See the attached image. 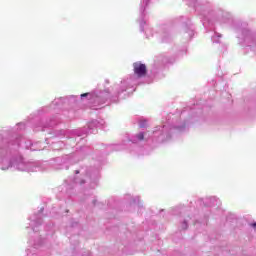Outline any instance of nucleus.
I'll return each mask as SVG.
<instances>
[{
	"label": "nucleus",
	"instance_id": "nucleus-1",
	"mask_svg": "<svg viewBox=\"0 0 256 256\" xmlns=\"http://www.w3.org/2000/svg\"><path fill=\"white\" fill-rule=\"evenodd\" d=\"M190 7H195L196 11H200V16L204 27H207V23L211 25L213 21H219V13L215 10H212L209 5L205 6L204 4L199 3V0H187ZM151 3V0H141L140 3V31L145 33L146 38L153 37V29L149 27L147 20H145V9Z\"/></svg>",
	"mask_w": 256,
	"mask_h": 256
},
{
	"label": "nucleus",
	"instance_id": "nucleus-2",
	"mask_svg": "<svg viewBox=\"0 0 256 256\" xmlns=\"http://www.w3.org/2000/svg\"><path fill=\"white\" fill-rule=\"evenodd\" d=\"M133 69L134 75L130 76V78H127L126 80H122L120 84L114 86L116 91L114 92V95H116V97H119L121 93H125L127 89H132V87H135V85L139 83V78L147 75V66L141 62H135L133 64Z\"/></svg>",
	"mask_w": 256,
	"mask_h": 256
},
{
	"label": "nucleus",
	"instance_id": "nucleus-3",
	"mask_svg": "<svg viewBox=\"0 0 256 256\" xmlns=\"http://www.w3.org/2000/svg\"><path fill=\"white\" fill-rule=\"evenodd\" d=\"M185 127V125L173 127L170 124L158 126L152 133V139L157 143H167V141H171V133H183Z\"/></svg>",
	"mask_w": 256,
	"mask_h": 256
},
{
	"label": "nucleus",
	"instance_id": "nucleus-4",
	"mask_svg": "<svg viewBox=\"0 0 256 256\" xmlns=\"http://www.w3.org/2000/svg\"><path fill=\"white\" fill-rule=\"evenodd\" d=\"M11 145H21V142L19 140L9 142L7 138L0 136V169L2 171H7V169L13 167V163L9 159L11 153L9 147H11Z\"/></svg>",
	"mask_w": 256,
	"mask_h": 256
},
{
	"label": "nucleus",
	"instance_id": "nucleus-5",
	"mask_svg": "<svg viewBox=\"0 0 256 256\" xmlns=\"http://www.w3.org/2000/svg\"><path fill=\"white\" fill-rule=\"evenodd\" d=\"M79 173H81V175H85V177L76 179L77 185H86L89 189H95L99 185V171H85L84 169L76 170V175H79Z\"/></svg>",
	"mask_w": 256,
	"mask_h": 256
},
{
	"label": "nucleus",
	"instance_id": "nucleus-6",
	"mask_svg": "<svg viewBox=\"0 0 256 256\" xmlns=\"http://www.w3.org/2000/svg\"><path fill=\"white\" fill-rule=\"evenodd\" d=\"M109 97H111L110 92H103L101 90H95L94 92H91V93L81 94V99H87L91 107H93L94 109H99L97 107H101V105H105Z\"/></svg>",
	"mask_w": 256,
	"mask_h": 256
},
{
	"label": "nucleus",
	"instance_id": "nucleus-7",
	"mask_svg": "<svg viewBox=\"0 0 256 256\" xmlns=\"http://www.w3.org/2000/svg\"><path fill=\"white\" fill-rule=\"evenodd\" d=\"M237 33H241V35L238 36V39H241L246 47H249L252 51L256 52V33L248 28L237 30Z\"/></svg>",
	"mask_w": 256,
	"mask_h": 256
},
{
	"label": "nucleus",
	"instance_id": "nucleus-8",
	"mask_svg": "<svg viewBox=\"0 0 256 256\" xmlns=\"http://www.w3.org/2000/svg\"><path fill=\"white\" fill-rule=\"evenodd\" d=\"M18 171H27L28 173H35V171H41V166L36 162H26L23 158L16 161L14 165Z\"/></svg>",
	"mask_w": 256,
	"mask_h": 256
},
{
	"label": "nucleus",
	"instance_id": "nucleus-9",
	"mask_svg": "<svg viewBox=\"0 0 256 256\" xmlns=\"http://www.w3.org/2000/svg\"><path fill=\"white\" fill-rule=\"evenodd\" d=\"M79 153H76L74 155H66L62 159H58L57 162L60 163V166L57 167V169H69V165H73V163H77L79 159H77V156Z\"/></svg>",
	"mask_w": 256,
	"mask_h": 256
},
{
	"label": "nucleus",
	"instance_id": "nucleus-10",
	"mask_svg": "<svg viewBox=\"0 0 256 256\" xmlns=\"http://www.w3.org/2000/svg\"><path fill=\"white\" fill-rule=\"evenodd\" d=\"M67 101H70V102L77 101V96H70L69 99L68 98L55 99L51 104V108L56 109V107H61V105H63V103H67Z\"/></svg>",
	"mask_w": 256,
	"mask_h": 256
},
{
	"label": "nucleus",
	"instance_id": "nucleus-11",
	"mask_svg": "<svg viewBox=\"0 0 256 256\" xmlns=\"http://www.w3.org/2000/svg\"><path fill=\"white\" fill-rule=\"evenodd\" d=\"M30 219H31L30 226L32 227V231L33 233H37L38 231L37 228L40 227L41 225V219H42L41 214L34 215Z\"/></svg>",
	"mask_w": 256,
	"mask_h": 256
},
{
	"label": "nucleus",
	"instance_id": "nucleus-12",
	"mask_svg": "<svg viewBox=\"0 0 256 256\" xmlns=\"http://www.w3.org/2000/svg\"><path fill=\"white\" fill-rule=\"evenodd\" d=\"M205 205L208 207H216V205H221V201L217 197L211 196L205 199Z\"/></svg>",
	"mask_w": 256,
	"mask_h": 256
},
{
	"label": "nucleus",
	"instance_id": "nucleus-13",
	"mask_svg": "<svg viewBox=\"0 0 256 256\" xmlns=\"http://www.w3.org/2000/svg\"><path fill=\"white\" fill-rule=\"evenodd\" d=\"M147 139V133L140 132L130 139L131 143H139V141H143L144 139Z\"/></svg>",
	"mask_w": 256,
	"mask_h": 256
},
{
	"label": "nucleus",
	"instance_id": "nucleus-14",
	"mask_svg": "<svg viewBox=\"0 0 256 256\" xmlns=\"http://www.w3.org/2000/svg\"><path fill=\"white\" fill-rule=\"evenodd\" d=\"M84 201H86L89 205L95 206L97 205V196L93 194L86 195Z\"/></svg>",
	"mask_w": 256,
	"mask_h": 256
},
{
	"label": "nucleus",
	"instance_id": "nucleus-15",
	"mask_svg": "<svg viewBox=\"0 0 256 256\" xmlns=\"http://www.w3.org/2000/svg\"><path fill=\"white\" fill-rule=\"evenodd\" d=\"M59 123V118L58 117H53L50 119L49 123L45 126H43L42 131H45L46 127H55Z\"/></svg>",
	"mask_w": 256,
	"mask_h": 256
},
{
	"label": "nucleus",
	"instance_id": "nucleus-16",
	"mask_svg": "<svg viewBox=\"0 0 256 256\" xmlns=\"http://www.w3.org/2000/svg\"><path fill=\"white\" fill-rule=\"evenodd\" d=\"M35 237L37 238V240H29L30 245H33L34 249H37V247H39V245H41V238H39V236L36 234Z\"/></svg>",
	"mask_w": 256,
	"mask_h": 256
},
{
	"label": "nucleus",
	"instance_id": "nucleus-17",
	"mask_svg": "<svg viewBox=\"0 0 256 256\" xmlns=\"http://www.w3.org/2000/svg\"><path fill=\"white\" fill-rule=\"evenodd\" d=\"M93 127H97V121H92L88 124V133H96L95 129Z\"/></svg>",
	"mask_w": 256,
	"mask_h": 256
},
{
	"label": "nucleus",
	"instance_id": "nucleus-18",
	"mask_svg": "<svg viewBox=\"0 0 256 256\" xmlns=\"http://www.w3.org/2000/svg\"><path fill=\"white\" fill-rule=\"evenodd\" d=\"M43 147H41L39 144H31L30 150L31 151H41Z\"/></svg>",
	"mask_w": 256,
	"mask_h": 256
},
{
	"label": "nucleus",
	"instance_id": "nucleus-19",
	"mask_svg": "<svg viewBox=\"0 0 256 256\" xmlns=\"http://www.w3.org/2000/svg\"><path fill=\"white\" fill-rule=\"evenodd\" d=\"M220 37H221V34L215 32L214 35L212 36V42L213 43H219Z\"/></svg>",
	"mask_w": 256,
	"mask_h": 256
},
{
	"label": "nucleus",
	"instance_id": "nucleus-20",
	"mask_svg": "<svg viewBox=\"0 0 256 256\" xmlns=\"http://www.w3.org/2000/svg\"><path fill=\"white\" fill-rule=\"evenodd\" d=\"M162 41L163 43H169V41H171V37L169 36V34H164L162 37Z\"/></svg>",
	"mask_w": 256,
	"mask_h": 256
},
{
	"label": "nucleus",
	"instance_id": "nucleus-21",
	"mask_svg": "<svg viewBox=\"0 0 256 256\" xmlns=\"http://www.w3.org/2000/svg\"><path fill=\"white\" fill-rule=\"evenodd\" d=\"M17 127L19 128L20 131H22V129H25V123H18Z\"/></svg>",
	"mask_w": 256,
	"mask_h": 256
},
{
	"label": "nucleus",
	"instance_id": "nucleus-22",
	"mask_svg": "<svg viewBox=\"0 0 256 256\" xmlns=\"http://www.w3.org/2000/svg\"><path fill=\"white\" fill-rule=\"evenodd\" d=\"M188 225H187V220H184L181 224V229H187Z\"/></svg>",
	"mask_w": 256,
	"mask_h": 256
},
{
	"label": "nucleus",
	"instance_id": "nucleus-23",
	"mask_svg": "<svg viewBox=\"0 0 256 256\" xmlns=\"http://www.w3.org/2000/svg\"><path fill=\"white\" fill-rule=\"evenodd\" d=\"M139 125L141 128H145V127H147V121H145V120L141 121Z\"/></svg>",
	"mask_w": 256,
	"mask_h": 256
},
{
	"label": "nucleus",
	"instance_id": "nucleus-24",
	"mask_svg": "<svg viewBox=\"0 0 256 256\" xmlns=\"http://www.w3.org/2000/svg\"><path fill=\"white\" fill-rule=\"evenodd\" d=\"M188 35H189V37L191 38V37H193V30H188Z\"/></svg>",
	"mask_w": 256,
	"mask_h": 256
},
{
	"label": "nucleus",
	"instance_id": "nucleus-25",
	"mask_svg": "<svg viewBox=\"0 0 256 256\" xmlns=\"http://www.w3.org/2000/svg\"><path fill=\"white\" fill-rule=\"evenodd\" d=\"M136 201H137V203H138V205H139V201H140V200H139V197H135V198H134V203H136Z\"/></svg>",
	"mask_w": 256,
	"mask_h": 256
},
{
	"label": "nucleus",
	"instance_id": "nucleus-26",
	"mask_svg": "<svg viewBox=\"0 0 256 256\" xmlns=\"http://www.w3.org/2000/svg\"><path fill=\"white\" fill-rule=\"evenodd\" d=\"M173 215H177V213L173 212Z\"/></svg>",
	"mask_w": 256,
	"mask_h": 256
},
{
	"label": "nucleus",
	"instance_id": "nucleus-27",
	"mask_svg": "<svg viewBox=\"0 0 256 256\" xmlns=\"http://www.w3.org/2000/svg\"><path fill=\"white\" fill-rule=\"evenodd\" d=\"M121 149H125V147H122Z\"/></svg>",
	"mask_w": 256,
	"mask_h": 256
}]
</instances>
